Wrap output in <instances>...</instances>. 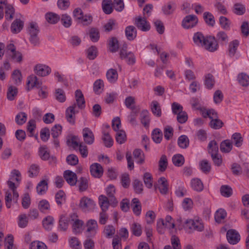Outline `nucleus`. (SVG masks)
I'll return each mask as SVG.
<instances>
[{
	"instance_id": "nucleus-1",
	"label": "nucleus",
	"mask_w": 249,
	"mask_h": 249,
	"mask_svg": "<svg viewBox=\"0 0 249 249\" xmlns=\"http://www.w3.org/2000/svg\"><path fill=\"white\" fill-rule=\"evenodd\" d=\"M202 115L204 118H209L211 121L209 123L210 127L214 129L221 128L223 125L222 121L218 119L217 112L213 109H200Z\"/></svg>"
},
{
	"instance_id": "nucleus-2",
	"label": "nucleus",
	"mask_w": 249,
	"mask_h": 249,
	"mask_svg": "<svg viewBox=\"0 0 249 249\" xmlns=\"http://www.w3.org/2000/svg\"><path fill=\"white\" fill-rule=\"evenodd\" d=\"M182 227L191 231H202L204 228L202 220L199 219H187L184 221Z\"/></svg>"
},
{
	"instance_id": "nucleus-3",
	"label": "nucleus",
	"mask_w": 249,
	"mask_h": 249,
	"mask_svg": "<svg viewBox=\"0 0 249 249\" xmlns=\"http://www.w3.org/2000/svg\"><path fill=\"white\" fill-rule=\"evenodd\" d=\"M94 201L90 198L83 196L80 200L79 207L84 212H89L93 210L95 207Z\"/></svg>"
},
{
	"instance_id": "nucleus-4",
	"label": "nucleus",
	"mask_w": 249,
	"mask_h": 249,
	"mask_svg": "<svg viewBox=\"0 0 249 249\" xmlns=\"http://www.w3.org/2000/svg\"><path fill=\"white\" fill-rule=\"evenodd\" d=\"M123 48H126V45ZM120 56L122 59L124 60L127 64L130 65H134L136 62V57L134 53L123 48L120 52Z\"/></svg>"
},
{
	"instance_id": "nucleus-5",
	"label": "nucleus",
	"mask_w": 249,
	"mask_h": 249,
	"mask_svg": "<svg viewBox=\"0 0 249 249\" xmlns=\"http://www.w3.org/2000/svg\"><path fill=\"white\" fill-rule=\"evenodd\" d=\"M202 47H204L206 50L213 52L217 50L218 45L215 38L210 36L206 37Z\"/></svg>"
},
{
	"instance_id": "nucleus-6",
	"label": "nucleus",
	"mask_w": 249,
	"mask_h": 249,
	"mask_svg": "<svg viewBox=\"0 0 249 249\" xmlns=\"http://www.w3.org/2000/svg\"><path fill=\"white\" fill-rule=\"evenodd\" d=\"M86 233L88 237L94 236L97 233L98 225L95 220H89L86 224Z\"/></svg>"
},
{
	"instance_id": "nucleus-7",
	"label": "nucleus",
	"mask_w": 249,
	"mask_h": 249,
	"mask_svg": "<svg viewBox=\"0 0 249 249\" xmlns=\"http://www.w3.org/2000/svg\"><path fill=\"white\" fill-rule=\"evenodd\" d=\"M197 21V18L196 16L189 15L184 18L182 22V25L184 28L189 29L195 26Z\"/></svg>"
},
{
	"instance_id": "nucleus-8",
	"label": "nucleus",
	"mask_w": 249,
	"mask_h": 249,
	"mask_svg": "<svg viewBox=\"0 0 249 249\" xmlns=\"http://www.w3.org/2000/svg\"><path fill=\"white\" fill-rule=\"evenodd\" d=\"M71 218L73 222L72 224L73 231L75 233H80L82 231L84 222L78 219L75 214L71 215Z\"/></svg>"
},
{
	"instance_id": "nucleus-9",
	"label": "nucleus",
	"mask_w": 249,
	"mask_h": 249,
	"mask_svg": "<svg viewBox=\"0 0 249 249\" xmlns=\"http://www.w3.org/2000/svg\"><path fill=\"white\" fill-rule=\"evenodd\" d=\"M181 219H178L177 220V223L175 224L174 220L170 215H167L164 220V226L166 229H168L170 231H172L173 230L175 229V224H176L179 228L181 229L182 226L180 225L181 223Z\"/></svg>"
},
{
	"instance_id": "nucleus-10",
	"label": "nucleus",
	"mask_w": 249,
	"mask_h": 249,
	"mask_svg": "<svg viewBox=\"0 0 249 249\" xmlns=\"http://www.w3.org/2000/svg\"><path fill=\"white\" fill-rule=\"evenodd\" d=\"M135 25L138 28L144 32L149 31L150 28V24L146 19L140 17L135 18Z\"/></svg>"
},
{
	"instance_id": "nucleus-11",
	"label": "nucleus",
	"mask_w": 249,
	"mask_h": 249,
	"mask_svg": "<svg viewBox=\"0 0 249 249\" xmlns=\"http://www.w3.org/2000/svg\"><path fill=\"white\" fill-rule=\"evenodd\" d=\"M227 238L230 244L234 245L240 241V236L236 231L230 230L227 232Z\"/></svg>"
},
{
	"instance_id": "nucleus-12",
	"label": "nucleus",
	"mask_w": 249,
	"mask_h": 249,
	"mask_svg": "<svg viewBox=\"0 0 249 249\" xmlns=\"http://www.w3.org/2000/svg\"><path fill=\"white\" fill-rule=\"evenodd\" d=\"M83 137L84 142L88 144H92L94 141V136L92 131L88 127L83 129Z\"/></svg>"
},
{
	"instance_id": "nucleus-13",
	"label": "nucleus",
	"mask_w": 249,
	"mask_h": 249,
	"mask_svg": "<svg viewBox=\"0 0 249 249\" xmlns=\"http://www.w3.org/2000/svg\"><path fill=\"white\" fill-rule=\"evenodd\" d=\"M90 172L93 177L99 178L103 174V169L100 164L94 163L90 165Z\"/></svg>"
},
{
	"instance_id": "nucleus-14",
	"label": "nucleus",
	"mask_w": 249,
	"mask_h": 249,
	"mask_svg": "<svg viewBox=\"0 0 249 249\" xmlns=\"http://www.w3.org/2000/svg\"><path fill=\"white\" fill-rule=\"evenodd\" d=\"M64 178L67 182L71 186L75 185L77 181L76 174L70 170H66L64 172Z\"/></svg>"
},
{
	"instance_id": "nucleus-15",
	"label": "nucleus",
	"mask_w": 249,
	"mask_h": 249,
	"mask_svg": "<svg viewBox=\"0 0 249 249\" xmlns=\"http://www.w3.org/2000/svg\"><path fill=\"white\" fill-rule=\"evenodd\" d=\"M75 107L76 104H74L71 106L69 107L66 110L67 120L72 124H74L75 123Z\"/></svg>"
},
{
	"instance_id": "nucleus-16",
	"label": "nucleus",
	"mask_w": 249,
	"mask_h": 249,
	"mask_svg": "<svg viewBox=\"0 0 249 249\" xmlns=\"http://www.w3.org/2000/svg\"><path fill=\"white\" fill-rule=\"evenodd\" d=\"M51 69L47 66L43 64H37L35 67V72L38 75L45 76L51 72Z\"/></svg>"
},
{
	"instance_id": "nucleus-17",
	"label": "nucleus",
	"mask_w": 249,
	"mask_h": 249,
	"mask_svg": "<svg viewBox=\"0 0 249 249\" xmlns=\"http://www.w3.org/2000/svg\"><path fill=\"white\" fill-rule=\"evenodd\" d=\"M28 89H32L34 87L40 88L42 85V83L39 81L37 77L35 75H32L29 77L27 83Z\"/></svg>"
},
{
	"instance_id": "nucleus-18",
	"label": "nucleus",
	"mask_w": 249,
	"mask_h": 249,
	"mask_svg": "<svg viewBox=\"0 0 249 249\" xmlns=\"http://www.w3.org/2000/svg\"><path fill=\"white\" fill-rule=\"evenodd\" d=\"M158 186L162 194H166L168 191V182L164 177L160 178L158 181Z\"/></svg>"
},
{
	"instance_id": "nucleus-19",
	"label": "nucleus",
	"mask_w": 249,
	"mask_h": 249,
	"mask_svg": "<svg viewBox=\"0 0 249 249\" xmlns=\"http://www.w3.org/2000/svg\"><path fill=\"white\" fill-rule=\"evenodd\" d=\"M191 186L194 190L198 192H201L204 189L202 181L198 178H194L191 180Z\"/></svg>"
},
{
	"instance_id": "nucleus-20",
	"label": "nucleus",
	"mask_w": 249,
	"mask_h": 249,
	"mask_svg": "<svg viewBox=\"0 0 249 249\" xmlns=\"http://www.w3.org/2000/svg\"><path fill=\"white\" fill-rule=\"evenodd\" d=\"M135 99L134 97L132 96H128L126 98L124 101V104L127 108H130L131 109L132 113H134V111L136 110L135 113L137 114L139 111V109L134 106L135 103Z\"/></svg>"
},
{
	"instance_id": "nucleus-21",
	"label": "nucleus",
	"mask_w": 249,
	"mask_h": 249,
	"mask_svg": "<svg viewBox=\"0 0 249 249\" xmlns=\"http://www.w3.org/2000/svg\"><path fill=\"white\" fill-rule=\"evenodd\" d=\"M239 44V42L237 40H234L230 42L228 49V53L230 57H233L235 55Z\"/></svg>"
},
{
	"instance_id": "nucleus-22",
	"label": "nucleus",
	"mask_w": 249,
	"mask_h": 249,
	"mask_svg": "<svg viewBox=\"0 0 249 249\" xmlns=\"http://www.w3.org/2000/svg\"><path fill=\"white\" fill-rule=\"evenodd\" d=\"M76 104L79 108H83L85 106V101L82 91L77 89L75 92Z\"/></svg>"
},
{
	"instance_id": "nucleus-23",
	"label": "nucleus",
	"mask_w": 249,
	"mask_h": 249,
	"mask_svg": "<svg viewBox=\"0 0 249 249\" xmlns=\"http://www.w3.org/2000/svg\"><path fill=\"white\" fill-rule=\"evenodd\" d=\"M125 34L128 40H133L136 37L137 31L135 27L128 26L125 28Z\"/></svg>"
},
{
	"instance_id": "nucleus-24",
	"label": "nucleus",
	"mask_w": 249,
	"mask_h": 249,
	"mask_svg": "<svg viewBox=\"0 0 249 249\" xmlns=\"http://www.w3.org/2000/svg\"><path fill=\"white\" fill-rule=\"evenodd\" d=\"M23 22L20 19H16L12 23L11 29V31L14 34L19 33L23 27Z\"/></svg>"
},
{
	"instance_id": "nucleus-25",
	"label": "nucleus",
	"mask_w": 249,
	"mask_h": 249,
	"mask_svg": "<svg viewBox=\"0 0 249 249\" xmlns=\"http://www.w3.org/2000/svg\"><path fill=\"white\" fill-rule=\"evenodd\" d=\"M150 108L153 114L158 117L161 115V110L160 103L157 101H153L150 105Z\"/></svg>"
},
{
	"instance_id": "nucleus-26",
	"label": "nucleus",
	"mask_w": 249,
	"mask_h": 249,
	"mask_svg": "<svg viewBox=\"0 0 249 249\" xmlns=\"http://www.w3.org/2000/svg\"><path fill=\"white\" fill-rule=\"evenodd\" d=\"M232 148V143L229 140L223 141L220 145V151L223 153H228Z\"/></svg>"
},
{
	"instance_id": "nucleus-27",
	"label": "nucleus",
	"mask_w": 249,
	"mask_h": 249,
	"mask_svg": "<svg viewBox=\"0 0 249 249\" xmlns=\"http://www.w3.org/2000/svg\"><path fill=\"white\" fill-rule=\"evenodd\" d=\"M208 150L211 156H213L218 154V146L215 141L213 140L210 142L208 145Z\"/></svg>"
},
{
	"instance_id": "nucleus-28",
	"label": "nucleus",
	"mask_w": 249,
	"mask_h": 249,
	"mask_svg": "<svg viewBox=\"0 0 249 249\" xmlns=\"http://www.w3.org/2000/svg\"><path fill=\"white\" fill-rule=\"evenodd\" d=\"M99 204L103 211H107L109 206L108 198L104 195L99 196Z\"/></svg>"
},
{
	"instance_id": "nucleus-29",
	"label": "nucleus",
	"mask_w": 249,
	"mask_h": 249,
	"mask_svg": "<svg viewBox=\"0 0 249 249\" xmlns=\"http://www.w3.org/2000/svg\"><path fill=\"white\" fill-rule=\"evenodd\" d=\"M54 219L51 216H48L43 219L42 225L44 229L46 230H51L53 226Z\"/></svg>"
},
{
	"instance_id": "nucleus-30",
	"label": "nucleus",
	"mask_w": 249,
	"mask_h": 249,
	"mask_svg": "<svg viewBox=\"0 0 249 249\" xmlns=\"http://www.w3.org/2000/svg\"><path fill=\"white\" fill-rule=\"evenodd\" d=\"M77 181L78 182L79 191L84 192L88 189L89 187V180L87 178L81 177Z\"/></svg>"
},
{
	"instance_id": "nucleus-31",
	"label": "nucleus",
	"mask_w": 249,
	"mask_h": 249,
	"mask_svg": "<svg viewBox=\"0 0 249 249\" xmlns=\"http://www.w3.org/2000/svg\"><path fill=\"white\" fill-rule=\"evenodd\" d=\"M107 78L110 83H114L118 79V73L116 70L113 69L108 70L106 74Z\"/></svg>"
},
{
	"instance_id": "nucleus-32",
	"label": "nucleus",
	"mask_w": 249,
	"mask_h": 249,
	"mask_svg": "<svg viewBox=\"0 0 249 249\" xmlns=\"http://www.w3.org/2000/svg\"><path fill=\"white\" fill-rule=\"evenodd\" d=\"M131 206L134 213L139 216L141 213V204L138 198H134L132 200Z\"/></svg>"
},
{
	"instance_id": "nucleus-33",
	"label": "nucleus",
	"mask_w": 249,
	"mask_h": 249,
	"mask_svg": "<svg viewBox=\"0 0 249 249\" xmlns=\"http://www.w3.org/2000/svg\"><path fill=\"white\" fill-rule=\"evenodd\" d=\"M111 0H103L102 1V9L106 14H110L113 11Z\"/></svg>"
},
{
	"instance_id": "nucleus-34",
	"label": "nucleus",
	"mask_w": 249,
	"mask_h": 249,
	"mask_svg": "<svg viewBox=\"0 0 249 249\" xmlns=\"http://www.w3.org/2000/svg\"><path fill=\"white\" fill-rule=\"evenodd\" d=\"M45 18L46 20L51 24H55L60 20L59 16L57 14L52 12L47 13L45 15Z\"/></svg>"
},
{
	"instance_id": "nucleus-35",
	"label": "nucleus",
	"mask_w": 249,
	"mask_h": 249,
	"mask_svg": "<svg viewBox=\"0 0 249 249\" xmlns=\"http://www.w3.org/2000/svg\"><path fill=\"white\" fill-rule=\"evenodd\" d=\"M48 189V182L47 180L40 181L36 186L37 192L39 195L44 194Z\"/></svg>"
},
{
	"instance_id": "nucleus-36",
	"label": "nucleus",
	"mask_w": 249,
	"mask_h": 249,
	"mask_svg": "<svg viewBox=\"0 0 249 249\" xmlns=\"http://www.w3.org/2000/svg\"><path fill=\"white\" fill-rule=\"evenodd\" d=\"M106 191L107 195L110 198V201H112L114 204H117L118 201L114 197V194L115 193V189L114 186L112 185H109L107 187Z\"/></svg>"
},
{
	"instance_id": "nucleus-37",
	"label": "nucleus",
	"mask_w": 249,
	"mask_h": 249,
	"mask_svg": "<svg viewBox=\"0 0 249 249\" xmlns=\"http://www.w3.org/2000/svg\"><path fill=\"white\" fill-rule=\"evenodd\" d=\"M18 94V89L13 86L8 87L7 92V98L10 101H13L15 99V97Z\"/></svg>"
},
{
	"instance_id": "nucleus-38",
	"label": "nucleus",
	"mask_w": 249,
	"mask_h": 249,
	"mask_svg": "<svg viewBox=\"0 0 249 249\" xmlns=\"http://www.w3.org/2000/svg\"><path fill=\"white\" fill-rule=\"evenodd\" d=\"M206 37L200 33L197 32L194 34L193 41L195 44L198 46H202Z\"/></svg>"
},
{
	"instance_id": "nucleus-39",
	"label": "nucleus",
	"mask_w": 249,
	"mask_h": 249,
	"mask_svg": "<svg viewBox=\"0 0 249 249\" xmlns=\"http://www.w3.org/2000/svg\"><path fill=\"white\" fill-rule=\"evenodd\" d=\"M237 79L238 82L243 87H247L249 85V76L245 73L238 74Z\"/></svg>"
},
{
	"instance_id": "nucleus-40",
	"label": "nucleus",
	"mask_w": 249,
	"mask_h": 249,
	"mask_svg": "<svg viewBox=\"0 0 249 249\" xmlns=\"http://www.w3.org/2000/svg\"><path fill=\"white\" fill-rule=\"evenodd\" d=\"M226 216L227 213L224 210L222 209H219L215 213L214 218L215 221L218 223H221L224 220Z\"/></svg>"
},
{
	"instance_id": "nucleus-41",
	"label": "nucleus",
	"mask_w": 249,
	"mask_h": 249,
	"mask_svg": "<svg viewBox=\"0 0 249 249\" xmlns=\"http://www.w3.org/2000/svg\"><path fill=\"white\" fill-rule=\"evenodd\" d=\"M133 156L135 159H137V162L138 163L142 164L144 163V155L141 149H135L133 152Z\"/></svg>"
},
{
	"instance_id": "nucleus-42",
	"label": "nucleus",
	"mask_w": 249,
	"mask_h": 249,
	"mask_svg": "<svg viewBox=\"0 0 249 249\" xmlns=\"http://www.w3.org/2000/svg\"><path fill=\"white\" fill-rule=\"evenodd\" d=\"M232 143L237 147H240L243 143V139L240 133H235L231 136Z\"/></svg>"
},
{
	"instance_id": "nucleus-43",
	"label": "nucleus",
	"mask_w": 249,
	"mask_h": 249,
	"mask_svg": "<svg viewBox=\"0 0 249 249\" xmlns=\"http://www.w3.org/2000/svg\"><path fill=\"white\" fill-rule=\"evenodd\" d=\"M109 49L110 52L114 53L119 49L118 41L116 37H112L108 41Z\"/></svg>"
},
{
	"instance_id": "nucleus-44",
	"label": "nucleus",
	"mask_w": 249,
	"mask_h": 249,
	"mask_svg": "<svg viewBox=\"0 0 249 249\" xmlns=\"http://www.w3.org/2000/svg\"><path fill=\"white\" fill-rule=\"evenodd\" d=\"M104 82L101 79L96 80L93 84V90L97 94H100L104 89Z\"/></svg>"
},
{
	"instance_id": "nucleus-45",
	"label": "nucleus",
	"mask_w": 249,
	"mask_h": 249,
	"mask_svg": "<svg viewBox=\"0 0 249 249\" xmlns=\"http://www.w3.org/2000/svg\"><path fill=\"white\" fill-rule=\"evenodd\" d=\"M103 136L102 137V140L104 142L105 145L107 147H110L113 145V139L109 135L108 132L104 131H103Z\"/></svg>"
},
{
	"instance_id": "nucleus-46",
	"label": "nucleus",
	"mask_w": 249,
	"mask_h": 249,
	"mask_svg": "<svg viewBox=\"0 0 249 249\" xmlns=\"http://www.w3.org/2000/svg\"><path fill=\"white\" fill-rule=\"evenodd\" d=\"M18 184V182L17 183H14L11 179L7 181L8 187L13 192V198L14 199H15L16 201L17 200L18 197V194L16 190Z\"/></svg>"
},
{
	"instance_id": "nucleus-47",
	"label": "nucleus",
	"mask_w": 249,
	"mask_h": 249,
	"mask_svg": "<svg viewBox=\"0 0 249 249\" xmlns=\"http://www.w3.org/2000/svg\"><path fill=\"white\" fill-rule=\"evenodd\" d=\"M27 115L23 112H20L15 117V122L18 125L23 124L27 121Z\"/></svg>"
},
{
	"instance_id": "nucleus-48",
	"label": "nucleus",
	"mask_w": 249,
	"mask_h": 249,
	"mask_svg": "<svg viewBox=\"0 0 249 249\" xmlns=\"http://www.w3.org/2000/svg\"><path fill=\"white\" fill-rule=\"evenodd\" d=\"M176 8L175 4L173 2H168L163 6L162 11L165 15L172 14Z\"/></svg>"
},
{
	"instance_id": "nucleus-49",
	"label": "nucleus",
	"mask_w": 249,
	"mask_h": 249,
	"mask_svg": "<svg viewBox=\"0 0 249 249\" xmlns=\"http://www.w3.org/2000/svg\"><path fill=\"white\" fill-rule=\"evenodd\" d=\"M152 139L156 143H160L162 139V133L158 128L155 129L152 134Z\"/></svg>"
},
{
	"instance_id": "nucleus-50",
	"label": "nucleus",
	"mask_w": 249,
	"mask_h": 249,
	"mask_svg": "<svg viewBox=\"0 0 249 249\" xmlns=\"http://www.w3.org/2000/svg\"><path fill=\"white\" fill-rule=\"evenodd\" d=\"M178 143L180 148H186L189 145V140L186 136L181 135L178 139Z\"/></svg>"
},
{
	"instance_id": "nucleus-51",
	"label": "nucleus",
	"mask_w": 249,
	"mask_h": 249,
	"mask_svg": "<svg viewBox=\"0 0 249 249\" xmlns=\"http://www.w3.org/2000/svg\"><path fill=\"white\" fill-rule=\"evenodd\" d=\"M168 165L167 159L165 155H162L159 161V170L160 172H164L167 168Z\"/></svg>"
},
{
	"instance_id": "nucleus-52",
	"label": "nucleus",
	"mask_w": 249,
	"mask_h": 249,
	"mask_svg": "<svg viewBox=\"0 0 249 249\" xmlns=\"http://www.w3.org/2000/svg\"><path fill=\"white\" fill-rule=\"evenodd\" d=\"M204 19L206 23L209 26H213L215 24V20L213 15L209 12H205L203 14Z\"/></svg>"
},
{
	"instance_id": "nucleus-53",
	"label": "nucleus",
	"mask_w": 249,
	"mask_h": 249,
	"mask_svg": "<svg viewBox=\"0 0 249 249\" xmlns=\"http://www.w3.org/2000/svg\"><path fill=\"white\" fill-rule=\"evenodd\" d=\"M4 8L5 9V18L6 19H12L15 13V10L13 6L10 4H8L4 7Z\"/></svg>"
},
{
	"instance_id": "nucleus-54",
	"label": "nucleus",
	"mask_w": 249,
	"mask_h": 249,
	"mask_svg": "<svg viewBox=\"0 0 249 249\" xmlns=\"http://www.w3.org/2000/svg\"><path fill=\"white\" fill-rule=\"evenodd\" d=\"M215 81L213 76L210 74H207L205 76V85L208 89H211L213 87Z\"/></svg>"
},
{
	"instance_id": "nucleus-55",
	"label": "nucleus",
	"mask_w": 249,
	"mask_h": 249,
	"mask_svg": "<svg viewBox=\"0 0 249 249\" xmlns=\"http://www.w3.org/2000/svg\"><path fill=\"white\" fill-rule=\"evenodd\" d=\"M131 230L132 233L136 236H140L142 234V227L141 225L139 223H133L131 227Z\"/></svg>"
},
{
	"instance_id": "nucleus-56",
	"label": "nucleus",
	"mask_w": 249,
	"mask_h": 249,
	"mask_svg": "<svg viewBox=\"0 0 249 249\" xmlns=\"http://www.w3.org/2000/svg\"><path fill=\"white\" fill-rule=\"evenodd\" d=\"M55 200L56 203L59 205H61L65 202L66 196L64 192L62 190H59L55 195Z\"/></svg>"
},
{
	"instance_id": "nucleus-57",
	"label": "nucleus",
	"mask_w": 249,
	"mask_h": 249,
	"mask_svg": "<svg viewBox=\"0 0 249 249\" xmlns=\"http://www.w3.org/2000/svg\"><path fill=\"white\" fill-rule=\"evenodd\" d=\"M143 181L148 188H151L153 186V178L151 174L146 172L143 175Z\"/></svg>"
},
{
	"instance_id": "nucleus-58",
	"label": "nucleus",
	"mask_w": 249,
	"mask_h": 249,
	"mask_svg": "<svg viewBox=\"0 0 249 249\" xmlns=\"http://www.w3.org/2000/svg\"><path fill=\"white\" fill-rule=\"evenodd\" d=\"M4 246L6 249H17L14 245V237L12 235H9L5 238Z\"/></svg>"
},
{
	"instance_id": "nucleus-59",
	"label": "nucleus",
	"mask_w": 249,
	"mask_h": 249,
	"mask_svg": "<svg viewBox=\"0 0 249 249\" xmlns=\"http://www.w3.org/2000/svg\"><path fill=\"white\" fill-rule=\"evenodd\" d=\"M89 36L91 40L93 42H97L99 39V31L95 28H91L89 31Z\"/></svg>"
},
{
	"instance_id": "nucleus-60",
	"label": "nucleus",
	"mask_w": 249,
	"mask_h": 249,
	"mask_svg": "<svg viewBox=\"0 0 249 249\" xmlns=\"http://www.w3.org/2000/svg\"><path fill=\"white\" fill-rule=\"evenodd\" d=\"M172 161L175 166H181L184 163V159L181 155L178 154L173 157Z\"/></svg>"
},
{
	"instance_id": "nucleus-61",
	"label": "nucleus",
	"mask_w": 249,
	"mask_h": 249,
	"mask_svg": "<svg viewBox=\"0 0 249 249\" xmlns=\"http://www.w3.org/2000/svg\"><path fill=\"white\" fill-rule=\"evenodd\" d=\"M39 29L37 24L33 22L30 23L28 27V33L30 36L37 35Z\"/></svg>"
},
{
	"instance_id": "nucleus-62",
	"label": "nucleus",
	"mask_w": 249,
	"mask_h": 249,
	"mask_svg": "<svg viewBox=\"0 0 249 249\" xmlns=\"http://www.w3.org/2000/svg\"><path fill=\"white\" fill-rule=\"evenodd\" d=\"M28 223V217L25 214H21L18 216V225L19 227L23 228L26 227Z\"/></svg>"
},
{
	"instance_id": "nucleus-63",
	"label": "nucleus",
	"mask_w": 249,
	"mask_h": 249,
	"mask_svg": "<svg viewBox=\"0 0 249 249\" xmlns=\"http://www.w3.org/2000/svg\"><path fill=\"white\" fill-rule=\"evenodd\" d=\"M245 11L246 8L244 5L241 3H236L234 5L233 12L236 15H242Z\"/></svg>"
},
{
	"instance_id": "nucleus-64",
	"label": "nucleus",
	"mask_w": 249,
	"mask_h": 249,
	"mask_svg": "<svg viewBox=\"0 0 249 249\" xmlns=\"http://www.w3.org/2000/svg\"><path fill=\"white\" fill-rule=\"evenodd\" d=\"M30 249H47V247L42 242L34 241L31 243Z\"/></svg>"
}]
</instances>
